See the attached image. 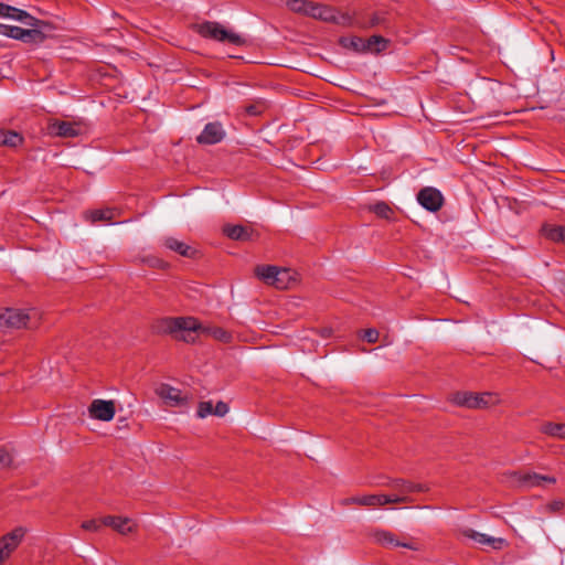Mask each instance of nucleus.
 <instances>
[{"label":"nucleus","mask_w":565,"mask_h":565,"mask_svg":"<svg viewBox=\"0 0 565 565\" xmlns=\"http://www.w3.org/2000/svg\"><path fill=\"white\" fill-rule=\"evenodd\" d=\"M156 334L171 335L177 341L194 343L198 334H205L222 342L230 343L233 335L221 327H205L194 317H164L151 326Z\"/></svg>","instance_id":"f257e3e1"},{"label":"nucleus","mask_w":565,"mask_h":565,"mask_svg":"<svg viewBox=\"0 0 565 565\" xmlns=\"http://www.w3.org/2000/svg\"><path fill=\"white\" fill-rule=\"evenodd\" d=\"M196 32L205 39L218 42H228L231 44L242 46L246 44V40L239 34L226 30L221 23L205 21L196 25Z\"/></svg>","instance_id":"f03ea898"},{"label":"nucleus","mask_w":565,"mask_h":565,"mask_svg":"<svg viewBox=\"0 0 565 565\" xmlns=\"http://www.w3.org/2000/svg\"><path fill=\"white\" fill-rule=\"evenodd\" d=\"M103 526L111 530H135L139 527V524L127 516L106 515L84 521L81 525L82 530H99Z\"/></svg>","instance_id":"7ed1b4c3"},{"label":"nucleus","mask_w":565,"mask_h":565,"mask_svg":"<svg viewBox=\"0 0 565 565\" xmlns=\"http://www.w3.org/2000/svg\"><path fill=\"white\" fill-rule=\"evenodd\" d=\"M31 313L18 308H2L0 309V329H20L30 326Z\"/></svg>","instance_id":"20e7f679"},{"label":"nucleus","mask_w":565,"mask_h":565,"mask_svg":"<svg viewBox=\"0 0 565 565\" xmlns=\"http://www.w3.org/2000/svg\"><path fill=\"white\" fill-rule=\"evenodd\" d=\"M511 478L516 482L518 487L524 490H530L536 487H543L544 483L554 484L556 478L552 476H544L536 472H521L514 471L511 473Z\"/></svg>","instance_id":"39448f33"},{"label":"nucleus","mask_w":565,"mask_h":565,"mask_svg":"<svg viewBox=\"0 0 565 565\" xmlns=\"http://www.w3.org/2000/svg\"><path fill=\"white\" fill-rule=\"evenodd\" d=\"M311 18L324 21L333 22L341 25H351V18L348 14L340 13L335 9L315 2L313 7H310Z\"/></svg>","instance_id":"423d86ee"},{"label":"nucleus","mask_w":565,"mask_h":565,"mask_svg":"<svg viewBox=\"0 0 565 565\" xmlns=\"http://www.w3.org/2000/svg\"><path fill=\"white\" fill-rule=\"evenodd\" d=\"M382 486L388 487L395 491L394 494H388L390 499H401L397 501H391V503H413L414 500L412 494V481L396 478L387 479V482L381 483Z\"/></svg>","instance_id":"0eeeda50"},{"label":"nucleus","mask_w":565,"mask_h":565,"mask_svg":"<svg viewBox=\"0 0 565 565\" xmlns=\"http://www.w3.org/2000/svg\"><path fill=\"white\" fill-rule=\"evenodd\" d=\"M373 540L385 547H405L419 550V543L408 539H399L394 532H372Z\"/></svg>","instance_id":"6e6552de"},{"label":"nucleus","mask_w":565,"mask_h":565,"mask_svg":"<svg viewBox=\"0 0 565 565\" xmlns=\"http://www.w3.org/2000/svg\"><path fill=\"white\" fill-rule=\"evenodd\" d=\"M417 201L427 211L436 213L443 207L444 196L438 189L427 186L418 192Z\"/></svg>","instance_id":"1a4fd4ad"},{"label":"nucleus","mask_w":565,"mask_h":565,"mask_svg":"<svg viewBox=\"0 0 565 565\" xmlns=\"http://www.w3.org/2000/svg\"><path fill=\"white\" fill-rule=\"evenodd\" d=\"M255 275L267 285L281 286L279 276H288V269L274 265H258L255 268Z\"/></svg>","instance_id":"9d476101"},{"label":"nucleus","mask_w":565,"mask_h":565,"mask_svg":"<svg viewBox=\"0 0 565 565\" xmlns=\"http://www.w3.org/2000/svg\"><path fill=\"white\" fill-rule=\"evenodd\" d=\"M90 417L109 422L114 418L116 406L114 401L94 399L88 408Z\"/></svg>","instance_id":"9b49d317"},{"label":"nucleus","mask_w":565,"mask_h":565,"mask_svg":"<svg viewBox=\"0 0 565 565\" xmlns=\"http://www.w3.org/2000/svg\"><path fill=\"white\" fill-rule=\"evenodd\" d=\"M463 536L473 543L486 546L490 550H503L508 546V542L502 537H493L483 532H462Z\"/></svg>","instance_id":"f8f14e48"},{"label":"nucleus","mask_w":565,"mask_h":565,"mask_svg":"<svg viewBox=\"0 0 565 565\" xmlns=\"http://www.w3.org/2000/svg\"><path fill=\"white\" fill-rule=\"evenodd\" d=\"M23 539V532H8L0 537V565H3L17 550Z\"/></svg>","instance_id":"ddd939ff"},{"label":"nucleus","mask_w":565,"mask_h":565,"mask_svg":"<svg viewBox=\"0 0 565 565\" xmlns=\"http://www.w3.org/2000/svg\"><path fill=\"white\" fill-rule=\"evenodd\" d=\"M225 137V131L218 121L209 122L203 131L196 137L200 145H215L221 142Z\"/></svg>","instance_id":"4468645a"},{"label":"nucleus","mask_w":565,"mask_h":565,"mask_svg":"<svg viewBox=\"0 0 565 565\" xmlns=\"http://www.w3.org/2000/svg\"><path fill=\"white\" fill-rule=\"evenodd\" d=\"M223 234L233 241L249 242L254 239L255 231L250 226L226 224Z\"/></svg>","instance_id":"2eb2a0df"},{"label":"nucleus","mask_w":565,"mask_h":565,"mask_svg":"<svg viewBox=\"0 0 565 565\" xmlns=\"http://www.w3.org/2000/svg\"><path fill=\"white\" fill-rule=\"evenodd\" d=\"M47 130L50 135L63 138L76 137L79 134V129L76 124L63 120L50 122Z\"/></svg>","instance_id":"dca6fc26"},{"label":"nucleus","mask_w":565,"mask_h":565,"mask_svg":"<svg viewBox=\"0 0 565 565\" xmlns=\"http://www.w3.org/2000/svg\"><path fill=\"white\" fill-rule=\"evenodd\" d=\"M156 393L164 399L167 404L172 406L184 404L186 402V398L181 396V391L169 384H160L156 390Z\"/></svg>","instance_id":"f3484780"},{"label":"nucleus","mask_w":565,"mask_h":565,"mask_svg":"<svg viewBox=\"0 0 565 565\" xmlns=\"http://www.w3.org/2000/svg\"><path fill=\"white\" fill-rule=\"evenodd\" d=\"M163 245L183 257L195 259L199 255L198 249L174 237H167L163 242Z\"/></svg>","instance_id":"a211bd4d"},{"label":"nucleus","mask_w":565,"mask_h":565,"mask_svg":"<svg viewBox=\"0 0 565 565\" xmlns=\"http://www.w3.org/2000/svg\"><path fill=\"white\" fill-rule=\"evenodd\" d=\"M449 402L459 407H465L469 409H477V393L469 391H459L450 395Z\"/></svg>","instance_id":"6ab92c4d"},{"label":"nucleus","mask_w":565,"mask_h":565,"mask_svg":"<svg viewBox=\"0 0 565 565\" xmlns=\"http://www.w3.org/2000/svg\"><path fill=\"white\" fill-rule=\"evenodd\" d=\"M391 41L382 35H372L364 39V53L380 54L384 52Z\"/></svg>","instance_id":"aec40b11"},{"label":"nucleus","mask_w":565,"mask_h":565,"mask_svg":"<svg viewBox=\"0 0 565 565\" xmlns=\"http://www.w3.org/2000/svg\"><path fill=\"white\" fill-rule=\"evenodd\" d=\"M24 142V137L11 129L0 128V147L18 148Z\"/></svg>","instance_id":"412c9836"},{"label":"nucleus","mask_w":565,"mask_h":565,"mask_svg":"<svg viewBox=\"0 0 565 565\" xmlns=\"http://www.w3.org/2000/svg\"><path fill=\"white\" fill-rule=\"evenodd\" d=\"M0 17L25 23L26 19H29V12L15 8L13 6L0 2Z\"/></svg>","instance_id":"4be33fe9"},{"label":"nucleus","mask_w":565,"mask_h":565,"mask_svg":"<svg viewBox=\"0 0 565 565\" xmlns=\"http://www.w3.org/2000/svg\"><path fill=\"white\" fill-rule=\"evenodd\" d=\"M398 499H390L388 494L384 493H374V494H362L361 495V505L362 507H383L390 504L391 501H397Z\"/></svg>","instance_id":"5701e85b"},{"label":"nucleus","mask_w":565,"mask_h":565,"mask_svg":"<svg viewBox=\"0 0 565 565\" xmlns=\"http://www.w3.org/2000/svg\"><path fill=\"white\" fill-rule=\"evenodd\" d=\"M540 431L550 437L565 440V423L544 422Z\"/></svg>","instance_id":"b1692460"},{"label":"nucleus","mask_w":565,"mask_h":565,"mask_svg":"<svg viewBox=\"0 0 565 565\" xmlns=\"http://www.w3.org/2000/svg\"><path fill=\"white\" fill-rule=\"evenodd\" d=\"M24 24H26L31 28H36V30H41L42 35L44 36V41L47 38H51L52 32L55 30V26L53 25V23H51L49 21L40 20V19L31 15L30 13H29V19H26Z\"/></svg>","instance_id":"393cba45"},{"label":"nucleus","mask_w":565,"mask_h":565,"mask_svg":"<svg viewBox=\"0 0 565 565\" xmlns=\"http://www.w3.org/2000/svg\"><path fill=\"white\" fill-rule=\"evenodd\" d=\"M268 108V104L263 98H257L253 100L250 104L242 106V114L249 117H258L264 114V111Z\"/></svg>","instance_id":"a878e982"},{"label":"nucleus","mask_w":565,"mask_h":565,"mask_svg":"<svg viewBox=\"0 0 565 565\" xmlns=\"http://www.w3.org/2000/svg\"><path fill=\"white\" fill-rule=\"evenodd\" d=\"M339 45L354 53H364V39L360 36H341Z\"/></svg>","instance_id":"bb28decb"},{"label":"nucleus","mask_w":565,"mask_h":565,"mask_svg":"<svg viewBox=\"0 0 565 565\" xmlns=\"http://www.w3.org/2000/svg\"><path fill=\"white\" fill-rule=\"evenodd\" d=\"M19 41L24 43L40 44L44 42V36L42 35L41 30H36V28L31 29H20L19 31Z\"/></svg>","instance_id":"cd10ccee"},{"label":"nucleus","mask_w":565,"mask_h":565,"mask_svg":"<svg viewBox=\"0 0 565 565\" xmlns=\"http://www.w3.org/2000/svg\"><path fill=\"white\" fill-rule=\"evenodd\" d=\"M544 236L554 242V243H563L565 244V226L563 225H552V226H543L542 228Z\"/></svg>","instance_id":"c85d7f7f"},{"label":"nucleus","mask_w":565,"mask_h":565,"mask_svg":"<svg viewBox=\"0 0 565 565\" xmlns=\"http://www.w3.org/2000/svg\"><path fill=\"white\" fill-rule=\"evenodd\" d=\"M367 210L372 213H374L377 217L384 218V220H391L394 215V211L392 207L383 201L376 202L373 205H369Z\"/></svg>","instance_id":"c756f323"},{"label":"nucleus","mask_w":565,"mask_h":565,"mask_svg":"<svg viewBox=\"0 0 565 565\" xmlns=\"http://www.w3.org/2000/svg\"><path fill=\"white\" fill-rule=\"evenodd\" d=\"M315 2L310 0H288V8L296 13H301L303 15H310V7H313Z\"/></svg>","instance_id":"7c9ffc66"},{"label":"nucleus","mask_w":565,"mask_h":565,"mask_svg":"<svg viewBox=\"0 0 565 565\" xmlns=\"http://www.w3.org/2000/svg\"><path fill=\"white\" fill-rule=\"evenodd\" d=\"M386 22V13L385 12H373L367 21H356L355 24L360 28H375L379 25H383Z\"/></svg>","instance_id":"2f4dec72"},{"label":"nucleus","mask_w":565,"mask_h":565,"mask_svg":"<svg viewBox=\"0 0 565 565\" xmlns=\"http://www.w3.org/2000/svg\"><path fill=\"white\" fill-rule=\"evenodd\" d=\"M85 216L87 220H90V222H93V223L102 222V221H110L113 218V211L110 209L87 211L85 213Z\"/></svg>","instance_id":"473e14b6"},{"label":"nucleus","mask_w":565,"mask_h":565,"mask_svg":"<svg viewBox=\"0 0 565 565\" xmlns=\"http://www.w3.org/2000/svg\"><path fill=\"white\" fill-rule=\"evenodd\" d=\"M499 401L493 393H490V392L477 393V403L479 404L477 409L488 408L491 405H495Z\"/></svg>","instance_id":"72a5a7b5"},{"label":"nucleus","mask_w":565,"mask_h":565,"mask_svg":"<svg viewBox=\"0 0 565 565\" xmlns=\"http://www.w3.org/2000/svg\"><path fill=\"white\" fill-rule=\"evenodd\" d=\"M20 29H21L20 26L7 25V24L0 23V34L11 38V39H14V40H18Z\"/></svg>","instance_id":"f704fd0d"},{"label":"nucleus","mask_w":565,"mask_h":565,"mask_svg":"<svg viewBox=\"0 0 565 565\" xmlns=\"http://www.w3.org/2000/svg\"><path fill=\"white\" fill-rule=\"evenodd\" d=\"M213 409L214 406L212 402H200L196 414L200 418H204L207 415H213Z\"/></svg>","instance_id":"c9c22d12"},{"label":"nucleus","mask_w":565,"mask_h":565,"mask_svg":"<svg viewBox=\"0 0 565 565\" xmlns=\"http://www.w3.org/2000/svg\"><path fill=\"white\" fill-rule=\"evenodd\" d=\"M546 510L550 513H562L563 511H565V501L553 500L546 504Z\"/></svg>","instance_id":"e433bc0d"},{"label":"nucleus","mask_w":565,"mask_h":565,"mask_svg":"<svg viewBox=\"0 0 565 565\" xmlns=\"http://www.w3.org/2000/svg\"><path fill=\"white\" fill-rule=\"evenodd\" d=\"M363 334L361 335L362 340L369 343H375L379 340V331L376 329L370 328L362 330Z\"/></svg>","instance_id":"4c0bfd02"},{"label":"nucleus","mask_w":565,"mask_h":565,"mask_svg":"<svg viewBox=\"0 0 565 565\" xmlns=\"http://www.w3.org/2000/svg\"><path fill=\"white\" fill-rule=\"evenodd\" d=\"M11 463L12 456L4 448H0V470L9 468Z\"/></svg>","instance_id":"58836bf2"},{"label":"nucleus","mask_w":565,"mask_h":565,"mask_svg":"<svg viewBox=\"0 0 565 565\" xmlns=\"http://www.w3.org/2000/svg\"><path fill=\"white\" fill-rule=\"evenodd\" d=\"M228 412V405L222 401L217 402L213 409V415L224 416Z\"/></svg>","instance_id":"ea45409f"},{"label":"nucleus","mask_w":565,"mask_h":565,"mask_svg":"<svg viewBox=\"0 0 565 565\" xmlns=\"http://www.w3.org/2000/svg\"><path fill=\"white\" fill-rule=\"evenodd\" d=\"M428 490V484L412 481V493L427 492Z\"/></svg>","instance_id":"a19ab883"},{"label":"nucleus","mask_w":565,"mask_h":565,"mask_svg":"<svg viewBox=\"0 0 565 565\" xmlns=\"http://www.w3.org/2000/svg\"><path fill=\"white\" fill-rule=\"evenodd\" d=\"M340 503L344 507L351 505V504L361 505V495H353V497L342 499Z\"/></svg>","instance_id":"79ce46f5"},{"label":"nucleus","mask_w":565,"mask_h":565,"mask_svg":"<svg viewBox=\"0 0 565 565\" xmlns=\"http://www.w3.org/2000/svg\"><path fill=\"white\" fill-rule=\"evenodd\" d=\"M289 279H290V273L288 271V276H279V280H281V286H275V287L277 289H287Z\"/></svg>","instance_id":"37998d69"},{"label":"nucleus","mask_w":565,"mask_h":565,"mask_svg":"<svg viewBox=\"0 0 565 565\" xmlns=\"http://www.w3.org/2000/svg\"><path fill=\"white\" fill-rule=\"evenodd\" d=\"M424 516H425V512H423V511H417L414 513L415 519H423Z\"/></svg>","instance_id":"c03bdc74"},{"label":"nucleus","mask_w":565,"mask_h":565,"mask_svg":"<svg viewBox=\"0 0 565 565\" xmlns=\"http://www.w3.org/2000/svg\"><path fill=\"white\" fill-rule=\"evenodd\" d=\"M151 266H153V267H161V266H163V262H162V260L157 259L156 262H153V263L151 264Z\"/></svg>","instance_id":"a18cd8bd"},{"label":"nucleus","mask_w":565,"mask_h":565,"mask_svg":"<svg viewBox=\"0 0 565 565\" xmlns=\"http://www.w3.org/2000/svg\"><path fill=\"white\" fill-rule=\"evenodd\" d=\"M14 530L22 531V530H24V529H23L22 526H18V527H15Z\"/></svg>","instance_id":"49530a36"}]
</instances>
